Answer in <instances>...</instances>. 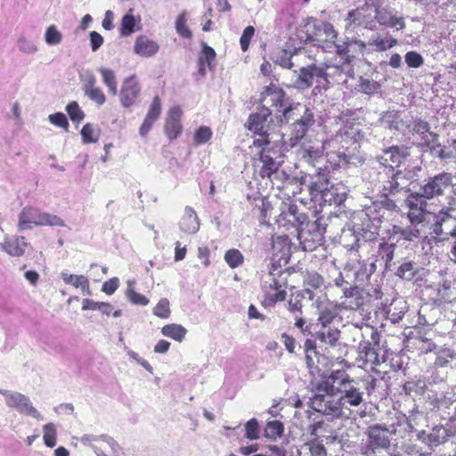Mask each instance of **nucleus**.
<instances>
[{
	"label": "nucleus",
	"mask_w": 456,
	"mask_h": 456,
	"mask_svg": "<svg viewBox=\"0 0 456 456\" xmlns=\"http://www.w3.org/2000/svg\"><path fill=\"white\" fill-rule=\"evenodd\" d=\"M315 389L340 394L343 407L349 405L357 407L363 402V392L354 386V380L344 370H337L330 372L325 379L317 383Z\"/></svg>",
	"instance_id": "1"
},
{
	"label": "nucleus",
	"mask_w": 456,
	"mask_h": 456,
	"mask_svg": "<svg viewBox=\"0 0 456 456\" xmlns=\"http://www.w3.org/2000/svg\"><path fill=\"white\" fill-rule=\"evenodd\" d=\"M292 41L291 46L297 50L303 47V45H310L318 46L325 51H330L335 47L338 50V44H341L342 40H338L336 30H313V34H309L308 30H294L289 36Z\"/></svg>",
	"instance_id": "2"
},
{
	"label": "nucleus",
	"mask_w": 456,
	"mask_h": 456,
	"mask_svg": "<svg viewBox=\"0 0 456 456\" xmlns=\"http://www.w3.org/2000/svg\"><path fill=\"white\" fill-rule=\"evenodd\" d=\"M59 226L65 225L64 221L58 216L42 212L38 208L25 207L19 215L18 229L25 231L33 226Z\"/></svg>",
	"instance_id": "3"
},
{
	"label": "nucleus",
	"mask_w": 456,
	"mask_h": 456,
	"mask_svg": "<svg viewBox=\"0 0 456 456\" xmlns=\"http://www.w3.org/2000/svg\"><path fill=\"white\" fill-rule=\"evenodd\" d=\"M261 102L264 104H269L271 108H274L276 111L282 112V118L281 121L289 122L292 118V113L294 110H298L302 108L300 103L290 104L288 107L286 105V94L280 86L275 84H270L265 87L261 94Z\"/></svg>",
	"instance_id": "4"
},
{
	"label": "nucleus",
	"mask_w": 456,
	"mask_h": 456,
	"mask_svg": "<svg viewBox=\"0 0 456 456\" xmlns=\"http://www.w3.org/2000/svg\"><path fill=\"white\" fill-rule=\"evenodd\" d=\"M330 68L334 69L333 66L326 63L322 66L311 64L306 67L300 68L298 77L297 79L298 86L302 88H310L315 80L317 89L327 90L330 85L329 80L330 74L328 73V69Z\"/></svg>",
	"instance_id": "5"
},
{
	"label": "nucleus",
	"mask_w": 456,
	"mask_h": 456,
	"mask_svg": "<svg viewBox=\"0 0 456 456\" xmlns=\"http://www.w3.org/2000/svg\"><path fill=\"white\" fill-rule=\"evenodd\" d=\"M337 392H327L316 390V394L310 400V407L325 416H330L331 419L341 418L344 412V407L341 400L336 398Z\"/></svg>",
	"instance_id": "6"
},
{
	"label": "nucleus",
	"mask_w": 456,
	"mask_h": 456,
	"mask_svg": "<svg viewBox=\"0 0 456 456\" xmlns=\"http://www.w3.org/2000/svg\"><path fill=\"white\" fill-rule=\"evenodd\" d=\"M304 351L305 364L310 374L313 377H321L325 379L328 377L326 372L330 370V359L317 351L315 342L310 338L305 340Z\"/></svg>",
	"instance_id": "7"
},
{
	"label": "nucleus",
	"mask_w": 456,
	"mask_h": 456,
	"mask_svg": "<svg viewBox=\"0 0 456 456\" xmlns=\"http://www.w3.org/2000/svg\"><path fill=\"white\" fill-rule=\"evenodd\" d=\"M271 114V110L264 106L260 113L256 112L249 115L245 126L248 130L253 132L254 134L259 136V138H256L253 141L251 147H264L265 145L271 144V141L269 140V134L265 129L267 118Z\"/></svg>",
	"instance_id": "8"
},
{
	"label": "nucleus",
	"mask_w": 456,
	"mask_h": 456,
	"mask_svg": "<svg viewBox=\"0 0 456 456\" xmlns=\"http://www.w3.org/2000/svg\"><path fill=\"white\" fill-rule=\"evenodd\" d=\"M407 216L411 224L429 223L433 213L429 212L426 198L421 193H411L405 200Z\"/></svg>",
	"instance_id": "9"
},
{
	"label": "nucleus",
	"mask_w": 456,
	"mask_h": 456,
	"mask_svg": "<svg viewBox=\"0 0 456 456\" xmlns=\"http://www.w3.org/2000/svg\"><path fill=\"white\" fill-rule=\"evenodd\" d=\"M356 141L349 135L348 132H339L330 140V146H331L334 151L328 153V155H330V157L333 154L337 155L338 161L336 165L338 166L340 164H348L354 155L353 151L350 149L354 145L356 147ZM354 149L355 148H354Z\"/></svg>",
	"instance_id": "10"
},
{
	"label": "nucleus",
	"mask_w": 456,
	"mask_h": 456,
	"mask_svg": "<svg viewBox=\"0 0 456 456\" xmlns=\"http://www.w3.org/2000/svg\"><path fill=\"white\" fill-rule=\"evenodd\" d=\"M365 47L363 42L349 38L338 44L337 53L343 59V61L339 66H334L335 73L341 75L344 66L350 65L359 55H362Z\"/></svg>",
	"instance_id": "11"
},
{
	"label": "nucleus",
	"mask_w": 456,
	"mask_h": 456,
	"mask_svg": "<svg viewBox=\"0 0 456 456\" xmlns=\"http://www.w3.org/2000/svg\"><path fill=\"white\" fill-rule=\"evenodd\" d=\"M407 128L412 134H419L421 137L422 146L428 148L431 151L440 147L439 136L436 133L430 131V125L427 120L416 118L410 122Z\"/></svg>",
	"instance_id": "12"
},
{
	"label": "nucleus",
	"mask_w": 456,
	"mask_h": 456,
	"mask_svg": "<svg viewBox=\"0 0 456 456\" xmlns=\"http://www.w3.org/2000/svg\"><path fill=\"white\" fill-rule=\"evenodd\" d=\"M257 148L259 149L258 159L262 163L258 175L263 179L268 178L271 180L272 175L276 174L281 167V162L276 160L274 146L270 144Z\"/></svg>",
	"instance_id": "13"
},
{
	"label": "nucleus",
	"mask_w": 456,
	"mask_h": 456,
	"mask_svg": "<svg viewBox=\"0 0 456 456\" xmlns=\"http://www.w3.org/2000/svg\"><path fill=\"white\" fill-rule=\"evenodd\" d=\"M452 182V175L444 172L427 180V183L421 187V194L426 199H433L443 195L450 188Z\"/></svg>",
	"instance_id": "14"
},
{
	"label": "nucleus",
	"mask_w": 456,
	"mask_h": 456,
	"mask_svg": "<svg viewBox=\"0 0 456 456\" xmlns=\"http://www.w3.org/2000/svg\"><path fill=\"white\" fill-rule=\"evenodd\" d=\"M142 94L141 84L135 75L126 77L123 80L119 101L122 107L128 109L136 104Z\"/></svg>",
	"instance_id": "15"
},
{
	"label": "nucleus",
	"mask_w": 456,
	"mask_h": 456,
	"mask_svg": "<svg viewBox=\"0 0 456 456\" xmlns=\"http://www.w3.org/2000/svg\"><path fill=\"white\" fill-rule=\"evenodd\" d=\"M182 115L183 111L178 106L172 107L167 112L164 132L170 141L178 138L183 132Z\"/></svg>",
	"instance_id": "16"
},
{
	"label": "nucleus",
	"mask_w": 456,
	"mask_h": 456,
	"mask_svg": "<svg viewBox=\"0 0 456 456\" xmlns=\"http://www.w3.org/2000/svg\"><path fill=\"white\" fill-rule=\"evenodd\" d=\"M334 186L331 185L330 187V181L323 175H318L317 179L311 183L309 186L310 194L316 197L319 194L325 197L328 193L332 195L333 203L336 205H340L342 202L346 200V194L343 193L341 195L333 193ZM331 200V199H330Z\"/></svg>",
	"instance_id": "17"
},
{
	"label": "nucleus",
	"mask_w": 456,
	"mask_h": 456,
	"mask_svg": "<svg viewBox=\"0 0 456 456\" xmlns=\"http://www.w3.org/2000/svg\"><path fill=\"white\" fill-rule=\"evenodd\" d=\"M314 115L306 108L304 109V114L300 119H297L292 125L290 145L297 144L306 134L309 127L313 126Z\"/></svg>",
	"instance_id": "18"
},
{
	"label": "nucleus",
	"mask_w": 456,
	"mask_h": 456,
	"mask_svg": "<svg viewBox=\"0 0 456 456\" xmlns=\"http://www.w3.org/2000/svg\"><path fill=\"white\" fill-rule=\"evenodd\" d=\"M161 112V99L159 95H156L153 97L151 104L149 105L147 114L139 128V134L141 136H147L156 121L159 118Z\"/></svg>",
	"instance_id": "19"
},
{
	"label": "nucleus",
	"mask_w": 456,
	"mask_h": 456,
	"mask_svg": "<svg viewBox=\"0 0 456 456\" xmlns=\"http://www.w3.org/2000/svg\"><path fill=\"white\" fill-rule=\"evenodd\" d=\"M28 247L27 240L24 236L6 237L0 243V249L12 256L20 257L25 254Z\"/></svg>",
	"instance_id": "20"
},
{
	"label": "nucleus",
	"mask_w": 456,
	"mask_h": 456,
	"mask_svg": "<svg viewBox=\"0 0 456 456\" xmlns=\"http://www.w3.org/2000/svg\"><path fill=\"white\" fill-rule=\"evenodd\" d=\"M405 156L406 153L400 147L391 146L385 150L378 159L384 167L394 171L395 167H399Z\"/></svg>",
	"instance_id": "21"
},
{
	"label": "nucleus",
	"mask_w": 456,
	"mask_h": 456,
	"mask_svg": "<svg viewBox=\"0 0 456 456\" xmlns=\"http://www.w3.org/2000/svg\"><path fill=\"white\" fill-rule=\"evenodd\" d=\"M159 50L158 43L147 36H139L134 42V52L142 57H151Z\"/></svg>",
	"instance_id": "22"
},
{
	"label": "nucleus",
	"mask_w": 456,
	"mask_h": 456,
	"mask_svg": "<svg viewBox=\"0 0 456 456\" xmlns=\"http://www.w3.org/2000/svg\"><path fill=\"white\" fill-rule=\"evenodd\" d=\"M85 94L98 105H103L106 102V95L102 89L96 85V78L94 76L87 77L84 87Z\"/></svg>",
	"instance_id": "23"
},
{
	"label": "nucleus",
	"mask_w": 456,
	"mask_h": 456,
	"mask_svg": "<svg viewBox=\"0 0 456 456\" xmlns=\"http://www.w3.org/2000/svg\"><path fill=\"white\" fill-rule=\"evenodd\" d=\"M180 229L188 234L195 233L200 228V223L195 210L186 207L179 223Z\"/></svg>",
	"instance_id": "24"
},
{
	"label": "nucleus",
	"mask_w": 456,
	"mask_h": 456,
	"mask_svg": "<svg viewBox=\"0 0 456 456\" xmlns=\"http://www.w3.org/2000/svg\"><path fill=\"white\" fill-rule=\"evenodd\" d=\"M6 404L11 408H15L20 411L31 412L35 409L31 405L29 399L22 394L12 393L5 395Z\"/></svg>",
	"instance_id": "25"
},
{
	"label": "nucleus",
	"mask_w": 456,
	"mask_h": 456,
	"mask_svg": "<svg viewBox=\"0 0 456 456\" xmlns=\"http://www.w3.org/2000/svg\"><path fill=\"white\" fill-rule=\"evenodd\" d=\"M376 18L379 22L383 26L395 27L399 26L400 28L404 27L403 18L397 15V12L394 10L383 9L378 11Z\"/></svg>",
	"instance_id": "26"
},
{
	"label": "nucleus",
	"mask_w": 456,
	"mask_h": 456,
	"mask_svg": "<svg viewBox=\"0 0 456 456\" xmlns=\"http://www.w3.org/2000/svg\"><path fill=\"white\" fill-rule=\"evenodd\" d=\"M216 56L215 50L206 44H203L202 50L198 58L199 71L200 74H205L206 66H208L209 69H214Z\"/></svg>",
	"instance_id": "27"
},
{
	"label": "nucleus",
	"mask_w": 456,
	"mask_h": 456,
	"mask_svg": "<svg viewBox=\"0 0 456 456\" xmlns=\"http://www.w3.org/2000/svg\"><path fill=\"white\" fill-rule=\"evenodd\" d=\"M319 308L318 321L323 327L330 324L339 313L338 306L330 301L320 305Z\"/></svg>",
	"instance_id": "28"
},
{
	"label": "nucleus",
	"mask_w": 456,
	"mask_h": 456,
	"mask_svg": "<svg viewBox=\"0 0 456 456\" xmlns=\"http://www.w3.org/2000/svg\"><path fill=\"white\" fill-rule=\"evenodd\" d=\"M369 446L372 449L387 448L389 446V439L385 430L374 427L369 432Z\"/></svg>",
	"instance_id": "29"
},
{
	"label": "nucleus",
	"mask_w": 456,
	"mask_h": 456,
	"mask_svg": "<svg viewBox=\"0 0 456 456\" xmlns=\"http://www.w3.org/2000/svg\"><path fill=\"white\" fill-rule=\"evenodd\" d=\"M61 279L66 284L71 285L75 288H80L83 292L90 294V283L87 277L84 275L69 274L61 273Z\"/></svg>",
	"instance_id": "30"
},
{
	"label": "nucleus",
	"mask_w": 456,
	"mask_h": 456,
	"mask_svg": "<svg viewBox=\"0 0 456 456\" xmlns=\"http://www.w3.org/2000/svg\"><path fill=\"white\" fill-rule=\"evenodd\" d=\"M161 333L165 337L181 342L184 338L187 330L181 324L171 323L163 326L161 328Z\"/></svg>",
	"instance_id": "31"
},
{
	"label": "nucleus",
	"mask_w": 456,
	"mask_h": 456,
	"mask_svg": "<svg viewBox=\"0 0 456 456\" xmlns=\"http://www.w3.org/2000/svg\"><path fill=\"white\" fill-rule=\"evenodd\" d=\"M98 71L102 76L103 84L108 87L109 92L116 95L118 94V82L114 71L107 68H100Z\"/></svg>",
	"instance_id": "32"
},
{
	"label": "nucleus",
	"mask_w": 456,
	"mask_h": 456,
	"mask_svg": "<svg viewBox=\"0 0 456 456\" xmlns=\"http://www.w3.org/2000/svg\"><path fill=\"white\" fill-rule=\"evenodd\" d=\"M134 281H127V289L126 290V297L130 303L135 305H147L150 300L144 296L135 291L134 288Z\"/></svg>",
	"instance_id": "33"
},
{
	"label": "nucleus",
	"mask_w": 456,
	"mask_h": 456,
	"mask_svg": "<svg viewBox=\"0 0 456 456\" xmlns=\"http://www.w3.org/2000/svg\"><path fill=\"white\" fill-rule=\"evenodd\" d=\"M393 231L395 234L406 240H413L414 239L419 238L420 235V231L416 226L403 228L395 225Z\"/></svg>",
	"instance_id": "34"
},
{
	"label": "nucleus",
	"mask_w": 456,
	"mask_h": 456,
	"mask_svg": "<svg viewBox=\"0 0 456 456\" xmlns=\"http://www.w3.org/2000/svg\"><path fill=\"white\" fill-rule=\"evenodd\" d=\"M284 431L283 424L280 420L269 421L265 427V434L267 438L275 440L281 436Z\"/></svg>",
	"instance_id": "35"
},
{
	"label": "nucleus",
	"mask_w": 456,
	"mask_h": 456,
	"mask_svg": "<svg viewBox=\"0 0 456 456\" xmlns=\"http://www.w3.org/2000/svg\"><path fill=\"white\" fill-rule=\"evenodd\" d=\"M224 260L231 268L234 269L243 264L244 256L239 249L232 248L225 252Z\"/></svg>",
	"instance_id": "36"
},
{
	"label": "nucleus",
	"mask_w": 456,
	"mask_h": 456,
	"mask_svg": "<svg viewBox=\"0 0 456 456\" xmlns=\"http://www.w3.org/2000/svg\"><path fill=\"white\" fill-rule=\"evenodd\" d=\"M213 136V132L209 126H201L194 133L193 144L198 146L207 143Z\"/></svg>",
	"instance_id": "37"
},
{
	"label": "nucleus",
	"mask_w": 456,
	"mask_h": 456,
	"mask_svg": "<svg viewBox=\"0 0 456 456\" xmlns=\"http://www.w3.org/2000/svg\"><path fill=\"white\" fill-rule=\"evenodd\" d=\"M359 87L361 92L370 95L377 94L380 90L381 86L379 82L373 79L361 77L359 80Z\"/></svg>",
	"instance_id": "38"
},
{
	"label": "nucleus",
	"mask_w": 456,
	"mask_h": 456,
	"mask_svg": "<svg viewBox=\"0 0 456 456\" xmlns=\"http://www.w3.org/2000/svg\"><path fill=\"white\" fill-rule=\"evenodd\" d=\"M286 291H274L273 293L266 291L262 305L265 307L273 306L276 303L284 301L286 299Z\"/></svg>",
	"instance_id": "39"
},
{
	"label": "nucleus",
	"mask_w": 456,
	"mask_h": 456,
	"mask_svg": "<svg viewBox=\"0 0 456 456\" xmlns=\"http://www.w3.org/2000/svg\"><path fill=\"white\" fill-rule=\"evenodd\" d=\"M317 335L322 342L334 346L339 339L340 332L337 329H329L327 331H319Z\"/></svg>",
	"instance_id": "40"
},
{
	"label": "nucleus",
	"mask_w": 456,
	"mask_h": 456,
	"mask_svg": "<svg viewBox=\"0 0 456 456\" xmlns=\"http://www.w3.org/2000/svg\"><path fill=\"white\" fill-rule=\"evenodd\" d=\"M440 159H454L456 162V139H453L449 147H442L435 151Z\"/></svg>",
	"instance_id": "41"
},
{
	"label": "nucleus",
	"mask_w": 456,
	"mask_h": 456,
	"mask_svg": "<svg viewBox=\"0 0 456 456\" xmlns=\"http://www.w3.org/2000/svg\"><path fill=\"white\" fill-rule=\"evenodd\" d=\"M397 44V40L391 37H378L369 43L370 45L375 46L378 51H386L392 48Z\"/></svg>",
	"instance_id": "42"
},
{
	"label": "nucleus",
	"mask_w": 456,
	"mask_h": 456,
	"mask_svg": "<svg viewBox=\"0 0 456 456\" xmlns=\"http://www.w3.org/2000/svg\"><path fill=\"white\" fill-rule=\"evenodd\" d=\"M56 428L53 423L44 426V443L47 447L53 448L56 444Z\"/></svg>",
	"instance_id": "43"
},
{
	"label": "nucleus",
	"mask_w": 456,
	"mask_h": 456,
	"mask_svg": "<svg viewBox=\"0 0 456 456\" xmlns=\"http://www.w3.org/2000/svg\"><path fill=\"white\" fill-rule=\"evenodd\" d=\"M66 111L73 122H81L85 118V113L77 102H71L66 106Z\"/></svg>",
	"instance_id": "44"
},
{
	"label": "nucleus",
	"mask_w": 456,
	"mask_h": 456,
	"mask_svg": "<svg viewBox=\"0 0 456 456\" xmlns=\"http://www.w3.org/2000/svg\"><path fill=\"white\" fill-rule=\"evenodd\" d=\"M396 274L400 278L404 279V280L411 281V279H413L416 274V270H415L413 263L405 262V263L402 264L398 267Z\"/></svg>",
	"instance_id": "45"
},
{
	"label": "nucleus",
	"mask_w": 456,
	"mask_h": 456,
	"mask_svg": "<svg viewBox=\"0 0 456 456\" xmlns=\"http://www.w3.org/2000/svg\"><path fill=\"white\" fill-rule=\"evenodd\" d=\"M153 314L162 319L168 318L171 314L169 301L167 298H161L153 308Z\"/></svg>",
	"instance_id": "46"
},
{
	"label": "nucleus",
	"mask_w": 456,
	"mask_h": 456,
	"mask_svg": "<svg viewBox=\"0 0 456 456\" xmlns=\"http://www.w3.org/2000/svg\"><path fill=\"white\" fill-rule=\"evenodd\" d=\"M245 436L250 440H256L259 437V425L256 419H251L245 424Z\"/></svg>",
	"instance_id": "47"
},
{
	"label": "nucleus",
	"mask_w": 456,
	"mask_h": 456,
	"mask_svg": "<svg viewBox=\"0 0 456 456\" xmlns=\"http://www.w3.org/2000/svg\"><path fill=\"white\" fill-rule=\"evenodd\" d=\"M323 278L319 273L314 272V273H307L305 278V284L307 287H310L311 289H316L322 286L323 284Z\"/></svg>",
	"instance_id": "48"
},
{
	"label": "nucleus",
	"mask_w": 456,
	"mask_h": 456,
	"mask_svg": "<svg viewBox=\"0 0 456 456\" xmlns=\"http://www.w3.org/2000/svg\"><path fill=\"white\" fill-rule=\"evenodd\" d=\"M383 194L387 196L388 194H394L401 191L396 179V174L393 173L391 178L384 183L383 184Z\"/></svg>",
	"instance_id": "49"
},
{
	"label": "nucleus",
	"mask_w": 456,
	"mask_h": 456,
	"mask_svg": "<svg viewBox=\"0 0 456 456\" xmlns=\"http://www.w3.org/2000/svg\"><path fill=\"white\" fill-rule=\"evenodd\" d=\"M405 62L410 68H419L424 63L423 57L417 52L411 51L405 54Z\"/></svg>",
	"instance_id": "50"
},
{
	"label": "nucleus",
	"mask_w": 456,
	"mask_h": 456,
	"mask_svg": "<svg viewBox=\"0 0 456 456\" xmlns=\"http://www.w3.org/2000/svg\"><path fill=\"white\" fill-rule=\"evenodd\" d=\"M346 20L348 22L346 23V27H350L352 25L361 27L363 23L362 12L359 9L350 12L347 15Z\"/></svg>",
	"instance_id": "51"
},
{
	"label": "nucleus",
	"mask_w": 456,
	"mask_h": 456,
	"mask_svg": "<svg viewBox=\"0 0 456 456\" xmlns=\"http://www.w3.org/2000/svg\"><path fill=\"white\" fill-rule=\"evenodd\" d=\"M81 136L85 143L95 142L97 136L94 135V129L90 123L86 124L81 130Z\"/></svg>",
	"instance_id": "52"
},
{
	"label": "nucleus",
	"mask_w": 456,
	"mask_h": 456,
	"mask_svg": "<svg viewBox=\"0 0 456 456\" xmlns=\"http://www.w3.org/2000/svg\"><path fill=\"white\" fill-rule=\"evenodd\" d=\"M302 297L300 295H297L296 297H292L288 302V310L289 313L293 314H302Z\"/></svg>",
	"instance_id": "53"
},
{
	"label": "nucleus",
	"mask_w": 456,
	"mask_h": 456,
	"mask_svg": "<svg viewBox=\"0 0 456 456\" xmlns=\"http://www.w3.org/2000/svg\"><path fill=\"white\" fill-rule=\"evenodd\" d=\"M449 436L447 430L444 428H435L433 432L430 434L429 438L430 441L435 444H443L447 440Z\"/></svg>",
	"instance_id": "54"
},
{
	"label": "nucleus",
	"mask_w": 456,
	"mask_h": 456,
	"mask_svg": "<svg viewBox=\"0 0 456 456\" xmlns=\"http://www.w3.org/2000/svg\"><path fill=\"white\" fill-rule=\"evenodd\" d=\"M307 444L312 456H327L326 448L318 440L310 441Z\"/></svg>",
	"instance_id": "55"
},
{
	"label": "nucleus",
	"mask_w": 456,
	"mask_h": 456,
	"mask_svg": "<svg viewBox=\"0 0 456 456\" xmlns=\"http://www.w3.org/2000/svg\"><path fill=\"white\" fill-rule=\"evenodd\" d=\"M49 119L52 124L64 128L66 131L69 128V122L66 116L61 112H57L49 116Z\"/></svg>",
	"instance_id": "56"
},
{
	"label": "nucleus",
	"mask_w": 456,
	"mask_h": 456,
	"mask_svg": "<svg viewBox=\"0 0 456 456\" xmlns=\"http://www.w3.org/2000/svg\"><path fill=\"white\" fill-rule=\"evenodd\" d=\"M119 286V280L117 277H113L106 281L102 287V290L107 295H112Z\"/></svg>",
	"instance_id": "57"
},
{
	"label": "nucleus",
	"mask_w": 456,
	"mask_h": 456,
	"mask_svg": "<svg viewBox=\"0 0 456 456\" xmlns=\"http://www.w3.org/2000/svg\"><path fill=\"white\" fill-rule=\"evenodd\" d=\"M282 273L277 278H273L272 281L269 284V289L271 290L278 291H286L285 288L287 287V281L282 278Z\"/></svg>",
	"instance_id": "58"
},
{
	"label": "nucleus",
	"mask_w": 456,
	"mask_h": 456,
	"mask_svg": "<svg viewBox=\"0 0 456 456\" xmlns=\"http://www.w3.org/2000/svg\"><path fill=\"white\" fill-rule=\"evenodd\" d=\"M91 48L94 52L97 51L103 43V37L95 30H92L89 36Z\"/></svg>",
	"instance_id": "59"
},
{
	"label": "nucleus",
	"mask_w": 456,
	"mask_h": 456,
	"mask_svg": "<svg viewBox=\"0 0 456 456\" xmlns=\"http://www.w3.org/2000/svg\"><path fill=\"white\" fill-rule=\"evenodd\" d=\"M140 20H136L135 17L130 13H126L122 18V23L120 28H134L137 26Z\"/></svg>",
	"instance_id": "60"
},
{
	"label": "nucleus",
	"mask_w": 456,
	"mask_h": 456,
	"mask_svg": "<svg viewBox=\"0 0 456 456\" xmlns=\"http://www.w3.org/2000/svg\"><path fill=\"white\" fill-rule=\"evenodd\" d=\"M254 32L255 30H244L242 36L240 37V43L243 52H246L248 49L249 43L254 36Z\"/></svg>",
	"instance_id": "61"
},
{
	"label": "nucleus",
	"mask_w": 456,
	"mask_h": 456,
	"mask_svg": "<svg viewBox=\"0 0 456 456\" xmlns=\"http://www.w3.org/2000/svg\"><path fill=\"white\" fill-rule=\"evenodd\" d=\"M281 339L287 351L290 354L294 353L297 345L296 339L287 333L281 335Z\"/></svg>",
	"instance_id": "62"
},
{
	"label": "nucleus",
	"mask_w": 456,
	"mask_h": 456,
	"mask_svg": "<svg viewBox=\"0 0 456 456\" xmlns=\"http://www.w3.org/2000/svg\"><path fill=\"white\" fill-rule=\"evenodd\" d=\"M100 307H108V305H104V302H94V300L88 298L83 300V310H98Z\"/></svg>",
	"instance_id": "63"
},
{
	"label": "nucleus",
	"mask_w": 456,
	"mask_h": 456,
	"mask_svg": "<svg viewBox=\"0 0 456 456\" xmlns=\"http://www.w3.org/2000/svg\"><path fill=\"white\" fill-rule=\"evenodd\" d=\"M61 39V34L59 30H46L45 40L50 45L58 44Z\"/></svg>",
	"instance_id": "64"
}]
</instances>
